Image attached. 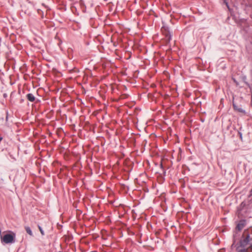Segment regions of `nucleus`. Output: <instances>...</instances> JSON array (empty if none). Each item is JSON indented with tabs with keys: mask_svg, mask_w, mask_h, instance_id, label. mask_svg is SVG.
Masks as SVG:
<instances>
[{
	"mask_svg": "<svg viewBox=\"0 0 252 252\" xmlns=\"http://www.w3.org/2000/svg\"><path fill=\"white\" fill-rule=\"evenodd\" d=\"M250 241V236L247 231H245L243 234V239L241 241V245L245 247Z\"/></svg>",
	"mask_w": 252,
	"mask_h": 252,
	"instance_id": "nucleus-2",
	"label": "nucleus"
},
{
	"mask_svg": "<svg viewBox=\"0 0 252 252\" xmlns=\"http://www.w3.org/2000/svg\"><path fill=\"white\" fill-rule=\"evenodd\" d=\"M244 224L243 223H239L236 226V229L239 231L242 230L244 227Z\"/></svg>",
	"mask_w": 252,
	"mask_h": 252,
	"instance_id": "nucleus-6",
	"label": "nucleus"
},
{
	"mask_svg": "<svg viewBox=\"0 0 252 252\" xmlns=\"http://www.w3.org/2000/svg\"><path fill=\"white\" fill-rule=\"evenodd\" d=\"M161 30H162V32L164 33V34H165L166 36L168 37V40H170V38H171V35H170V33H169V32L168 31L164 32V31H166L165 28H162Z\"/></svg>",
	"mask_w": 252,
	"mask_h": 252,
	"instance_id": "nucleus-4",
	"label": "nucleus"
},
{
	"mask_svg": "<svg viewBox=\"0 0 252 252\" xmlns=\"http://www.w3.org/2000/svg\"><path fill=\"white\" fill-rule=\"evenodd\" d=\"M238 110L239 111V112H241L242 111V109H238Z\"/></svg>",
	"mask_w": 252,
	"mask_h": 252,
	"instance_id": "nucleus-11",
	"label": "nucleus"
},
{
	"mask_svg": "<svg viewBox=\"0 0 252 252\" xmlns=\"http://www.w3.org/2000/svg\"><path fill=\"white\" fill-rule=\"evenodd\" d=\"M233 107L235 109H236V106L234 104H233Z\"/></svg>",
	"mask_w": 252,
	"mask_h": 252,
	"instance_id": "nucleus-9",
	"label": "nucleus"
},
{
	"mask_svg": "<svg viewBox=\"0 0 252 252\" xmlns=\"http://www.w3.org/2000/svg\"><path fill=\"white\" fill-rule=\"evenodd\" d=\"M27 98L31 102H33L35 100V97L32 94H28L26 95Z\"/></svg>",
	"mask_w": 252,
	"mask_h": 252,
	"instance_id": "nucleus-3",
	"label": "nucleus"
},
{
	"mask_svg": "<svg viewBox=\"0 0 252 252\" xmlns=\"http://www.w3.org/2000/svg\"><path fill=\"white\" fill-rule=\"evenodd\" d=\"M239 252H247V250L245 249L241 250L239 251Z\"/></svg>",
	"mask_w": 252,
	"mask_h": 252,
	"instance_id": "nucleus-8",
	"label": "nucleus"
},
{
	"mask_svg": "<svg viewBox=\"0 0 252 252\" xmlns=\"http://www.w3.org/2000/svg\"><path fill=\"white\" fill-rule=\"evenodd\" d=\"M2 137H0V142H1V141L2 140Z\"/></svg>",
	"mask_w": 252,
	"mask_h": 252,
	"instance_id": "nucleus-12",
	"label": "nucleus"
},
{
	"mask_svg": "<svg viewBox=\"0 0 252 252\" xmlns=\"http://www.w3.org/2000/svg\"><path fill=\"white\" fill-rule=\"evenodd\" d=\"M249 249L252 250V245L250 246Z\"/></svg>",
	"mask_w": 252,
	"mask_h": 252,
	"instance_id": "nucleus-10",
	"label": "nucleus"
},
{
	"mask_svg": "<svg viewBox=\"0 0 252 252\" xmlns=\"http://www.w3.org/2000/svg\"><path fill=\"white\" fill-rule=\"evenodd\" d=\"M38 228H39V229L41 234L42 235H44V233L43 230L42 229L41 227L40 226H38Z\"/></svg>",
	"mask_w": 252,
	"mask_h": 252,
	"instance_id": "nucleus-7",
	"label": "nucleus"
},
{
	"mask_svg": "<svg viewBox=\"0 0 252 252\" xmlns=\"http://www.w3.org/2000/svg\"><path fill=\"white\" fill-rule=\"evenodd\" d=\"M25 228L27 233H28L31 236H32V232L29 226H26Z\"/></svg>",
	"mask_w": 252,
	"mask_h": 252,
	"instance_id": "nucleus-5",
	"label": "nucleus"
},
{
	"mask_svg": "<svg viewBox=\"0 0 252 252\" xmlns=\"http://www.w3.org/2000/svg\"><path fill=\"white\" fill-rule=\"evenodd\" d=\"M15 234H7L3 236L2 241L6 244L11 243L14 241Z\"/></svg>",
	"mask_w": 252,
	"mask_h": 252,
	"instance_id": "nucleus-1",
	"label": "nucleus"
}]
</instances>
